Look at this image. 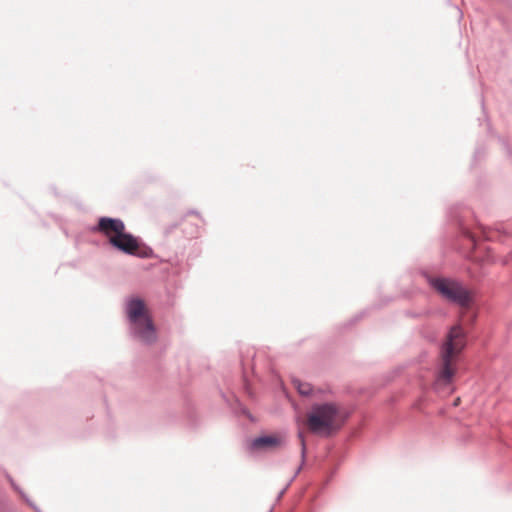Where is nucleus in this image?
<instances>
[{
	"instance_id": "obj_1",
	"label": "nucleus",
	"mask_w": 512,
	"mask_h": 512,
	"mask_svg": "<svg viewBox=\"0 0 512 512\" xmlns=\"http://www.w3.org/2000/svg\"><path fill=\"white\" fill-rule=\"evenodd\" d=\"M430 286L447 301L461 307H467L471 301L469 290L459 281L437 277L429 278Z\"/></svg>"
},
{
	"instance_id": "obj_5",
	"label": "nucleus",
	"mask_w": 512,
	"mask_h": 512,
	"mask_svg": "<svg viewBox=\"0 0 512 512\" xmlns=\"http://www.w3.org/2000/svg\"><path fill=\"white\" fill-rule=\"evenodd\" d=\"M123 311L126 324L151 315L145 301L139 296L127 297L124 301Z\"/></svg>"
},
{
	"instance_id": "obj_14",
	"label": "nucleus",
	"mask_w": 512,
	"mask_h": 512,
	"mask_svg": "<svg viewBox=\"0 0 512 512\" xmlns=\"http://www.w3.org/2000/svg\"><path fill=\"white\" fill-rule=\"evenodd\" d=\"M283 494H284V490H282V491L279 493L278 498H280Z\"/></svg>"
},
{
	"instance_id": "obj_11",
	"label": "nucleus",
	"mask_w": 512,
	"mask_h": 512,
	"mask_svg": "<svg viewBox=\"0 0 512 512\" xmlns=\"http://www.w3.org/2000/svg\"><path fill=\"white\" fill-rule=\"evenodd\" d=\"M9 480H10V482H11V484H12L13 488H14L16 491H18V492L22 495V497L25 499V498H26V496L24 495L23 491H22V490H21V489H20V488H19V487H18V486L13 482V480H12L11 478H10Z\"/></svg>"
},
{
	"instance_id": "obj_12",
	"label": "nucleus",
	"mask_w": 512,
	"mask_h": 512,
	"mask_svg": "<svg viewBox=\"0 0 512 512\" xmlns=\"http://www.w3.org/2000/svg\"><path fill=\"white\" fill-rule=\"evenodd\" d=\"M300 470H301V466L296 470V472H295L294 476L292 477L291 481L294 480V478L297 476V474L300 472Z\"/></svg>"
},
{
	"instance_id": "obj_3",
	"label": "nucleus",
	"mask_w": 512,
	"mask_h": 512,
	"mask_svg": "<svg viewBox=\"0 0 512 512\" xmlns=\"http://www.w3.org/2000/svg\"><path fill=\"white\" fill-rule=\"evenodd\" d=\"M337 414L333 403L315 404L308 415V427L313 433L329 435Z\"/></svg>"
},
{
	"instance_id": "obj_15",
	"label": "nucleus",
	"mask_w": 512,
	"mask_h": 512,
	"mask_svg": "<svg viewBox=\"0 0 512 512\" xmlns=\"http://www.w3.org/2000/svg\"><path fill=\"white\" fill-rule=\"evenodd\" d=\"M283 494H284V490H282V491L279 493L278 498H280Z\"/></svg>"
},
{
	"instance_id": "obj_6",
	"label": "nucleus",
	"mask_w": 512,
	"mask_h": 512,
	"mask_svg": "<svg viewBox=\"0 0 512 512\" xmlns=\"http://www.w3.org/2000/svg\"><path fill=\"white\" fill-rule=\"evenodd\" d=\"M285 439L278 435H263L251 440L248 444L250 451H270L282 447Z\"/></svg>"
},
{
	"instance_id": "obj_7",
	"label": "nucleus",
	"mask_w": 512,
	"mask_h": 512,
	"mask_svg": "<svg viewBox=\"0 0 512 512\" xmlns=\"http://www.w3.org/2000/svg\"><path fill=\"white\" fill-rule=\"evenodd\" d=\"M93 231L102 233L110 242V237L118 236L125 231V224L120 218L101 217Z\"/></svg>"
},
{
	"instance_id": "obj_9",
	"label": "nucleus",
	"mask_w": 512,
	"mask_h": 512,
	"mask_svg": "<svg viewBox=\"0 0 512 512\" xmlns=\"http://www.w3.org/2000/svg\"><path fill=\"white\" fill-rule=\"evenodd\" d=\"M297 390L301 395H309L312 392V387L309 383H301L300 381L295 382Z\"/></svg>"
},
{
	"instance_id": "obj_4",
	"label": "nucleus",
	"mask_w": 512,
	"mask_h": 512,
	"mask_svg": "<svg viewBox=\"0 0 512 512\" xmlns=\"http://www.w3.org/2000/svg\"><path fill=\"white\" fill-rule=\"evenodd\" d=\"M130 338L143 345H152L157 340V330L151 315L127 323Z\"/></svg>"
},
{
	"instance_id": "obj_10",
	"label": "nucleus",
	"mask_w": 512,
	"mask_h": 512,
	"mask_svg": "<svg viewBox=\"0 0 512 512\" xmlns=\"http://www.w3.org/2000/svg\"><path fill=\"white\" fill-rule=\"evenodd\" d=\"M298 437L300 438L301 440V457H302V463L304 462V459H305V454H306V446H305V440H304V436L302 434V432H299L298 433Z\"/></svg>"
},
{
	"instance_id": "obj_8",
	"label": "nucleus",
	"mask_w": 512,
	"mask_h": 512,
	"mask_svg": "<svg viewBox=\"0 0 512 512\" xmlns=\"http://www.w3.org/2000/svg\"><path fill=\"white\" fill-rule=\"evenodd\" d=\"M109 244L128 255H135L138 248L139 242L135 236L130 233H126L125 231L118 236L110 237Z\"/></svg>"
},
{
	"instance_id": "obj_13",
	"label": "nucleus",
	"mask_w": 512,
	"mask_h": 512,
	"mask_svg": "<svg viewBox=\"0 0 512 512\" xmlns=\"http://www.w3.org/2000/svg\"><path fill=\"white\" fill-rule=\"evenodd\" d=\"M26 502L33 507V509H36V506H34L28 498H25Z\"/></svg>"
},
{
	"instance_id": "obj_2",
	"label": "nucleus",
	"mask_w": 512,
	"mask_h": 512,
	"mask_svg": "<svg viewBox=\"0 0 512 512\" xmlns=\"http://www.w3.org/2000/svg\"><path fill=\"white\" fill-rule=\"evenodd\" d=\"M464 347V334L460 326L451 328L446 343L443 345V369L437 379L439 385L450 383L453 371L451 369V358L455 353L460 352Z\"/></svg>"
}]
</instances>
